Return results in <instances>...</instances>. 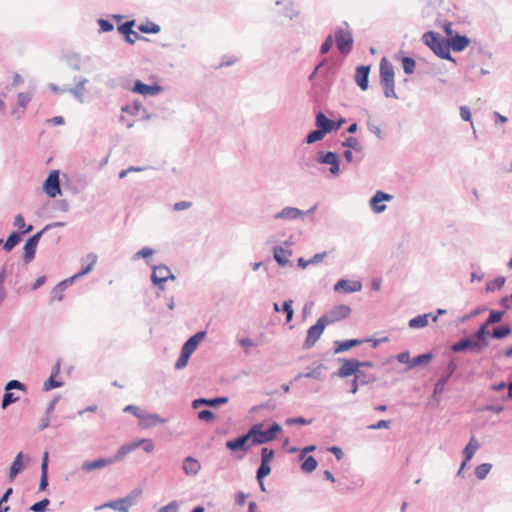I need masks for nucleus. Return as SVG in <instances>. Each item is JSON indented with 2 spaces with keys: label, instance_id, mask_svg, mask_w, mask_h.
<instances>
[{
  "label": "nucleus",
  "instance_id": "f257e3e1",
  "mask_svg": "<svg viewBox=\"0 0 512 512\" xmlns=\"http://www.w3.org/2000/svg\"><path fill=\"white\" fill-rule=\"evenodd\" d=\"M380 83L385 97L396 98L393 65L384 57L380 61Z\"/></svg>",
  "mask_w": 512,
  "mask_h": 512
},
{
  "label": "nucleus",
  "instance_id": "f03ea898",
  "mask_svg": "<svg viewBox=\"0 0 512 512\" xmlns=\"http://www.w3.org/2000/svg\"><path fill=\"white\" fill-rule=\"evenodd\" d=\"M280 431L281 427L278 424H273L269 428H265L263 424H255L249 430L248 435L252 446H255L275 439Z\"/></svg>",
  "mask_w": 512,
  "mask_h": 512
},
{
  "label": "nucleus",
  "instance_id": "7ed1b4c3",
  "mask_svg": "<svg viewBox=\"0 0 512 512\" xmlns=\"http://www.w3.org/2000/svg\"><path fill=\"white\" fill-rule=\"evenodd\" d=\"M424 43L439 57L451 59L449 53V44L435 32H427L423 35Z\"/></svg>",
  "mask_w": 512,
  "mask_h": 512
},
{
  "label": "nucleus",
  "instance_id": "20e7f679",
  "mask_svg": "<svg viewBox=\"0 0 512 512\" xmlns=\"http://www.w3.org/2000/svg\"><path fill=\"white\" fill-rule=\"evenodd\" d=\"M373 364L369 361L361 362L356 359H345L337 372V375L341 378L349 377L354 375L356 378H361L362 367H372Z\"/></svg>",
  "mask_w": 512,
  "mask_h": 512
},
{
  "label": "nucleus",
  "instance_id": "39448f33",
  "mask_svg": "<svg viewBox=\"0 0 512 512\" xmlns=\"http://www.w3.org/2000/svg\"><path fill=\"white\" fill-rule=\"evenodd\" d=\"M141 494L142 491L140 489H136L129 496L108 502L102 505L101 508L109 507L114 510H119L121 512H128V508L135 504L136 500L141 496Z\"/></svg>",
  "mask_w": 512,
  "mask_h": 512
},
{
  "label": "nucleus",
  "instance_id": "423d86ee",
  "mask_svg": "<svg viewBox=\"0 0 512 512\" xmlns=\"http://www.w3.org/2000/svg\"><path fill=\"white\" fill-rule=\"evenodd\" d=\"M225 445L232 452L239 451L240 454L237 456L239 459H242L246 455L247 451L252 447L248 433L241 437L228 440Z\"/></svg>",
  "mask_w": 512,
  "mask_h": 512
},
{
  "label": "nucleus",
  "instance_id": "0eeeda50",
  "mask_svg": "<svg viewBox=\"0 0 512 512\" xmlns=\"http://www.w3.org/2000/svg\"><path fill=\"white\" fill-rule=\"evenodd\" d=\"M335 40L337 48L342 54H348L351 51L353 38L351 32L347 28L339 29L336 32Z\"/></svg>",
  "mask_w": 512,
  "mask_h": 512
},
{
  "label": "nucleus",
  "instance_id": "6e6552de",
  "mask_svg": "<svg viewBox=\"0 0 512 512\" xmlns=\"http://www.w3.org/2000/svg\"><path fill=\"white\" fill-rule=\"evenodd\" d=\"M351 313V309L347 305H336L327 314L322 316L324 321L330 325L347 318Z\"/></svg>",
  "mask_w": 512,
  "mask_h": 512
},
{
  "label": "nucleus",
  "instance_id": "1a4fd4ad",
  "mask_svg": "<svg viewBox=\"0 0 512 512\" xmlns=\"http://www.w3.org/2000/svg\"><path fill=\"white\" fill-rule=\"evenodd\" d=\"M43 188L46 194L51 198H55L57 195L61 193L58 171L53 170L50 172L48 178L44 183Z\"/></svg>",
  "mask_w": 512,
  "mask_h": 512
},
{
  "label": "nucleus",
  "instance_id": "9d476101",
  "mask_svg": "<svg viewBox=\"0 0 512 512\" xmlns=\"http://www.w3.org/2000/svg\"><path fill=\"white\" fill-rule=\"evenodd\" d=\"M140 110L141 105L139 104L123 107L122 115L120 117L121 122L124 123L127 128H132L136 122L135 117L139 115Z\"/></svg>",
  "mask_w": 512,
  "mask_h": 512
},
{
  "label": "nucleus",
  "instance_id": "9b49d317",
  "mask_svg": "<svg viewBox=\"0 0 512 512\" xmlns=\"http://www.w3.org/2000/svg\"><path fill=\"white\" fill-rule=\"evenodd\" d=\"M42 235V231L31 236L24 245V255L23 259L26 263H29L35 256L36 247Z\"/></svg>",
  "mask_w": 512,
  "mask_h": 512
},
{
  "label": "nucleus",
  "instance_id": "f8f14e48",
  "mask_svg": "<svg viewBox=\"0 0 512 512\" xmlns=\"http://www.w3.org/2000/svg\"><path fill=\"white\" fill-rule=\"evenodd\" d=\"M168 279H174L170 269L164 265L156 266L151 275V280L155 285H162Z\"/></svg>",
  "mask_w": 512,
  "mask_h": 512
},
{
  "label": "nucleus",
  "instance_id": "ddd939ff",
  "mask_svg": "<svg viewBox=\"0 0 512 512\" xmlns=\"http://www.w3.org/2000/svg\"><path fill=\"white\" fill-rule=\"evenodd\" d=\"M325 319H323L322 317H320L318 320H317V323L313 326H311L308 330V333H307V338H306V342L309 344V345H313L315 344V342L320 338V336L322 335L325 327L328 325L325 321Z\"/></svg>",
  "mask_w": 512,
  "mask_h": 512
},
{
  "label": "nucleus",
  "instance_id": "4468645a",
  "mask_svg": "<svg viewBox=\"0 0 512 512\" xmlns=\"http://www.w3.org/2000/svg\"><path fill=\"white\" fill-rule=\"evenodd\" d=\"M132 91L141 95H157L162 91V88L159 84L154 83L152 85H147L142 83L141 81H135Z\"/></svg>",
  "mask_w": 512,
  "mask_h": 512
},
{
  "label": "nucleus",
  "instance_id": "2eb2a0df",
  "mask_svg": "<svg viewBox=\"0 0 512 512\" xmlns=\"http://www.w3.org/2000/svg\"><path fill=\"white\" fill-rule=\"evenodd\" d=\"M316 125L319 130H323V132L326 134L328 132H331L333 130H337L341 123L335 124L333 121L328 119L322 112H319L316 116Z\"/></svg>",
  "mask_w": 512,
  "mask_h": 512
},
{
  "label": "nucleus",
  "instance_id": "dca6fc26",
  "mask_svg": "<svg viewBox=\"0 0 512 512\" xmlns=\"http://www.w3.org/2000/svg\"><path fill=\"white\" fill-rule=\"evenodd\" d=\"M392 198L391 195L386 194L382 191L376 192V194L372 197L370 201V205L374 212L380 213L386 209V206L383 204L384 201H388Z\"/></svg>",
  "mask_w": 512,
  "mask_h": 512
},
{
  "label": "nucleus",
  "instance_id": "f3484780",
  "mask_svg": "<svg viewBox=\"0 0 512 512\" xmlns=\"http://www.w3.org/2000/svg\"><path fill=\"white\" fill-rule=\"evenodd\" d=\"M369 72L370 68L368 66H359L355 71V81L363 91L368 89Z\"/></svg>",
  "mask_w": 512,
  "mask_h": 512
},
{
  "label": "nucleus",
  "instance_id": "a211bd4d",
  "mask_svg": "<svg viewBox=\"0 0 512 512\" xmlns=\"http://www.w3.org/2000/svg\"><path fill=\"white\" fill-rule=\"evenodd\" d=\"M362 288V285L359 281H348V280H340L338 281L334 289L335 291H343L345 293L358 292Z\"/></svg>",
  "mask_w": 512,
  "mask_h": 512
},
{
  "label": "nucleus",
  "instance_id": "6ab92c4d",
  "mask_svg": "<svg viewBox=\"0 0 512 512\" xmlns=\"http://www.w3.org/2000/svg\"><path fill=\"white\" fill-rule=\"evenodd\" d=\"M113 463L112 458H99L94 461H86L82 464V470L90 472L92 470L101 469Z\"/></svg>",
  "mask_w": 512,
  "mask_h": 512
},
{
  "label": "nucleus",
  "instance_id": "aec40b11",
  "mask_svg": "<svg viewBox=\"0 0 512 512\" xmlns=\"http://www.w3.org/2000/svg\"><path fill=\"white\" fill-rule=\"evenodd\" d=\"M478 448H479L478 442L476 441V439L474 437H472L471 440L469 441V443L464 448L463 453H464L465 460L463 461V463L460 467V470L458 472L459 474L461 473V471L464 468V466L466 465V463L472 459V457L474 456V454Z\"/></svg>",
  "mask_w": 512,
  "mask_h": 512
},
{
  "label": "nucleus",
  "instance_id": "412c9836",
  "mask_svg": "<svg viewBox=\"0 0 512 512\" xmlns=\"http://www.w3.org/2000/svg\"><path fill=\"white\" fill-rule=\"evenodd\" d=\"M470 41L466 36H455L452 37L449 44V50L452 49L453 51L460 52L463 51L468 45Z\"/></svg>",
  "mask_w": 512,
  "mask_h": 512
},
{
  "label": "nucleus",
  "instance_id": "4be33fe9",
  "mask_svg": "<svg viewBox=\"0 0 512 512\" xmlns=\"http://www.w3.org/2000/svg\"><path fill=\"white\" fill-rule=\"evenodd\" d=\"M133 25H134V21H128L119 27V31L125 36L126 41L131 44L134 43L135 40L139 38L138 33L134 32L132 30Z\"/></svg>",
  "mask_w": 512,
  "mask_h": 512
},
{
  "label": "nucleus",
  "instance_id": "5701e85b",
  "mask_svg": "<svg viewBox=\"0 0 512 512\" xmlns=\"http://www.w3.org/2000/svg\"><path fill=\"white\" fill-rule=\"evenodd\" d=\"M227 402H228L227 397H217V398H213V399L200 398V399L194 400L192 406L195 409L198 408L200 405H204V404L215 407L220 404H226Z\"/></svg>",
  "mask_w": 512,
  "mask_h": 512
},
{
  "label": "nucleus",
  "instance_id": "b1692460",
  "mask_svg": "<svg viewBox=\"0 0 512 512\" xmlns=\"http://www.w3.org/2000/svg\"><path fill=\"white\" fill-rule=\"evenodd\" d=\"M200 468L201 465L198 460L192 457H187L183 462V470L187 475H196Z\"/></svg>",
  "mask_w": 512,
  "mask_h": 512
},
{
  "label": "nucleus",
  "instance_id": "393cba45",
  "mask_svg": "<svg viewBox=\"0 0 512 512\" xmlns=\"http://www.w3.org/2000/svg\"><path fill=\"white\" fill-rule=\"evenodd\" d=\"M320 161L325 164L331 165L330 172L337 174L339 172V163L337 155L333 152H328L320 158Z\"/></svg>",
  "mask_w": 512,
  "mask_h": 512
},
{
  "label": "nucleus",
  "instance_id": "a878e982",
  "mask_svg": "<svg viewBox=\"0 0 512 512\" xmlns=\"http://www.w3.org/2000/svg\"><path fill=\"white\" fill-rule=\"evenodd\" d=\"M22 459H23V454H22V452H19L10 467V473H9L10 481H13L14 478L16 477V475L25 468V465L23 464Z\"/></svg>",
  "mask_w": 512,
  "mask_h": 512
},
{
  "label": "nucleus",
  "instance_id": "bb28decb",
  "mask_svg": "<svg viewBox=\"0 0 512 512\" xmlns=\"http://www.w3.org/2000/svg\"><path fill=\"white\" fill-rule=\"evenodd\" d=\"M137 448H138V444L136 441L121 446L117 450L115 456L112 458L113 462L122 460L124 457H126L129 453L133 452Z\"/></svg>",
  "mask_w": 512,
  "mask_h": 512
},
{
  "label": "nucleus",
  "instance_id": "cd10ccee",
  "mask_svg": "<svg viewBox=\"0 0 512 512\" xmlns=\"http://www.w3.org/2000/svg\"><path fill=\"white\" fill-rule=\"evenodd\" d=\"M204 335V332L196 333L191 338H189L188 341L185 342L182 348L192 354L197 348L200 341L203 339Z\"/></svg>",
  "mask_w": 512,
  "mask_h": 512
},
{
  "label": "nucleus",
  "instance_id": "c85d7f7f",
  "mask_svg": "<svg viewBox=\"0 0 512 512\" xmlns=\"http://www.w3.org/2000/svg\"><path fill=\"white\" fill-rule=\"evenodd\" d=\"M48 471V452L44 453L42 463H41V479L39 484V489L41 491L45 490L48 485L47 472Z\"/></svg>",
  "mask_w": 512,
  "mask_h": 512
},
{
  "label": "nucleus",
  "instance_id": "c756f323",
  "mask_svg": "<svg viewBox=\"0 0 512 512\" xmlns=\"http://www.w3.org/2000/svg\"><path fill=\"white\" fill-rule=\"evenodd\" d=\"M369 340H358V339H351L343 342H337V347L335 349L336 353L344 352L352 347H355L357 345H360L361 343L368 342Z\"/></svg>",
  "mask_w": 512,
  "mask_h": 512
},
{
  "label": "nucleus",
  "instance_id": "7c9ffc66",
  "mask_svg": "<svg viewBox=\"0 0 512 512\" xmlns=\"http://www.w3.org/2000/svg\"><path fill=\"white\" fill-rule=\"evenodd\" d=\"M14 226L19 230L20 234H26L33 229L32 225L26 226L25 219L21 214L15 216Z\"/></svg>",
  "mask_w": 512,
  "mask_h": 512
},
{
  "label": "nucleus",
  "instance_id": "2f4dec72",
  "mask_svg": "<svg viewBox=\"0 0 512 512\" xmlns=\"http://www.w3.org/2000/svg\"><path fill=\"white\" fill-rule=\"evenodd\" d=\"M431 314H424L417 316L409 321V326L411 328H422L428 325V319Z\"/></svg>",
  "mask_w": 512,
  "mask_h": 512
},
{
  "label": "nucleus",
  "instance_id": "473e14b6",
  "mask_svg": "<svg viewBox=\"0 0 512 512\" xmlns=\"http://www.w3.org/2000/svg\"><path fill=\"white\" fill-rule=\"evenodd\" d=\"M270 472H271L270 463L261 462V465L257 471V480L262 489H264L263 478L266 477L267 475H269Z\"/></svg>",
  "mask_w": 512,
  "mask_h": 512
},
{
  "label": "nucleus",
  "instance_id": "72a5a7b5",
  "mask_svg": "<svg viewBox=\"0 0 512 512\" xmlns=\"http://www.w3.org/2000/svg\"><path fill=\"white\" fill-rule=\"evenodd\" d=\"M303 458V461L301 463V468L303 471L305 472H312L316 469L317 467V461L315 460L314 457L312 456H308V457H305V456H302Z\"/></svg>",
  "mask_w": 512,
  "mask_h": 512
},
{
  "label": "nucleus",
  "instance_id": "f704fd0d",
  "mask_svg": "<svg viewBox=\"0 0 512 512\" xmlns=\"http://www.w3.org/2000/svg\"><path fill=\"white\" fill-rule=\"evenodd\" d=\"M164 422H165V420L156 414H150V415L143 414V418L141 420V424L144 427H148L151 425H155L157 423H164Z\"/></svg>",
  "mask_w": 512,
  "mask_h": 512
},
{
  "label": "nucleus",
  "instance_id": "c9c22d12",
  "mask_svg": "<svg viewBox=\"0 0 512 512\" xmlns=\"http://www.w3.org/2000/svg\"><path fill=\"white\" fill-rule=\"evenodd\" d=\"M138 29L143 33L156 34L160 31L159 25L154 22H146L139 25Z\"/></svg>",
  "mask_w": 512,
  "mask_h": 512
},
{
  "label": "nucleus",
  "instance_id": "e433bc0d",
  "mask_svg": "<svg viewBox=\"0 0 512 512\" xmlns=\"http://www.w3.org/2000/svg\"><path fill=\"white\" fill-rule=\"evenodd\" d=\"M86 262L87 265L82 267V270L76 275V277L89 273L96 264L97 257L95 255L90 254L86 257Z\"/></svg>",
  "mask_w": 512,
  "mask_h": 512
},
{
  "label": "nucleus",
  "instance_id": "4c0bfd02",
  "mask_svg": "<svg viewBox=\"0 0 512 512\" xmlns=\"http://www.w3.org/2000/svg\"><path fill=\"white\" fill-rule=\"evenodd\" d=\"M20 241V236L18 233L13 232L5 241L4 249L6 251H11Z\"/></svg>",
  "mask_w": 512,
  "mask_h": 512
},
{
  "label": "nucleus",
  "instance_id": "58836bf2",
  "mask_svg": "<svg viewBox=\"0 0 512 512\" xmlns=\"http://www.w3.org/2000/svg\"><path fill=\"white\" fill-rule=\"evenodd\" d=\"M491 467H492L491 464H488V463H483V464L478 465L475 469V474H476L477 478L480 480L484 479L490 472Z\"/></svg>",
  "mask_w": 512,
  "mask_h": 512
},
{
  "label": "nucleus",
  "instance_id": "ea45409f",
  "mask_svg": "<svg viewBox=\"0 0 512 512\" xmlns=\"http://www.w3.org/2000/svg\"><path fill=\"white\" fill-rule=\"evenodd\" d=\"M190 356H191V353L182 348L181 354L175 363L176 369L184 368L187 365Z\"/></svg>",
  "mask_w": 512,
  "mask_h": 512
},
{
  "label": "nucleus",
  "instance_id": "a19ab883",
  "mask_svg": "<svg viewBox=\"0 0 512 512\" xmlns=\"http://www.w3.org/2000/svg\"><path fill=\"white\" fill-rule=\"evenodd\" d=\"M403 69L406 74H412L415 70V60L410 57H403L402 59Z\"/></svg>",
  "mask_w": 512,
  "mask_h": 512
},
{
  "label": "nucleus",
  "instance_id": "79ce46f5",
  "mask_svg": "<svg viewBox=\"0 0 512 512\" xmlns=\"http://www.w3.org/2000/svg\"><path fill=\"white\" fill-rule=\"evenodd\" d=\"M18 400L19 396L15 395L13 392L5 391L2 400V408H6L8 405L15 403Z\"/></svg>",
  "mask_w": 512,
  "mask_h": 512
},
{
  "label": "nucleus",
  "instance_id": "37998d69",
  "mask_svg": "<svg viewBox=\"0 0 512 512\" xmlns=\"http://www.w3.org/2000/svg\"><path fill=\"white\" fill-rule=\"evenodd\" d=\"M431 358H432V354H429V353L419 355V356H417V357H415L414 359L411 360L410 368L416 367V366L421 365V364H425Z\"/></svg>",
  "mask_w": 512,
  "mask_h": 512
},
{
  "label": "nucleus",
  "instance_id": "c03bdc74",
  "mask_svg": "<svg viewBox=\"0 0 512 512\" xmlns=\"http://www.w3.org/2000/svg\"><path fill=\"white\" fill-rule=\"evenodd\" d=\"M511 333V329L508 325H502L500 327H497L493 330V337L494 338H503L508 336Z\"/></svg>",
  "mask_w": 512,
  "mask_h": 512
},
{
  "label": "nucleus",
  "instance_id": "a18cd8bd",
  "mask_svg": "<svg viewBox=\"0 0 512 512\" xmlns=\"http://www.w3.org/2000/svg\"><path fill=\"white\" fill-rule=\"evenodd\" d=\"M274 259L281 265L284 266L287 262L286 251L282 248L274 249Z\"/></svg>",
  "mask_w": 512,
  "mask_h": 512
},
{
  "label": "nucleus",
  "instance_id": "49530a36",
  "mask_svg": "<svg viewBox=\"0 0 512 512\" xmlns=\"http://www.w3.org/2000/svg\"><path fill=\"white\" fill-rule=\"evenodd\" d=\"M473 344L470 340L468 339H464V340H461L455 344H453L452 346V350L454 352H460V351H463L469 347H471Z\"/></svg>",
  "mask_w": 512,
  "mask_h": 512
},
{
  "label": "nucleus",
  "instance_id": "de8ad7c7",
  "mask_svg": "<svg viewBox=\"0 0 512 512\" xmlns=\"http://www.w3.org/2000/svg\"><path fill=\"white\" fill-rule=\"evenodd\" d=\"M138 444V447H143L144 451L147 453H150L154 450V443L150 439H139L136 441Z\"/></svg>",
  "mask_w": 512,
  "mask_h": 512
},
{
  "label": "nucleus",
  "instance_id": "09e8293b",
  "mask_svg": "<svg viewBox=\"0 0 512 512\" xmlns=\"http://www.w3.org/2000/svg\"><path fill=\"white\" fill-rule=\"evenodd\" d=\"M324 135H325V133L323 132V130H319V129L314 130L308 134L307 139H306L307 143H314L316 141H319L324 137Z\"/></svg>",
  "mask_w": 512,
  "mask_h": 512
},
{
  "label": "nucleus",
  "instance_id": "8fccbe9b",
  "mask_svg": "<svg viewBox=\"0 0 512 512\" xmlns=\"http://www.w3.org/2000/svg\"><path fill=\"white\" fill-rule=\"evenodd\" d=\"M504 311H492L486 321V325L500 322L503 318Z\"/></svg>",
  "mask_w": 512,
  "mask_h": 512
},
{
  "label": "nucleus",
  "instance_id": "3c124183",
  "mask_svg": "<svg viewBox=\"0 0 512 512\" xmlns=\"http://www.w3.org/2000/svg\"><path fill=\"white\" fill-rule=\"evenodd\" d=\"M49 500L48 499H44L42 501H39L37 503H34L30 509L33 511V512H44L47 508V506L49 505Z\"/></svg>",
  "mask_w": 512,
  "mask_h": 512
},
{
  "label": "nucleus",
  "instance_id": "603ef678",
  "mask_svg": "<svg viewBox=\"0 0 512 512\" xmlns=\"http://www.w3.org/2000/svg\"><path fill=\"white\" fill-rule=\"evenodd\" d=\"M273 456H274L273 450H271L267 447H264L261 451V462L270 463Z\"/></svg>",
  "mask_w": 512,
  "mask_h": 512
},
{
  "label": "nucleus",
  "instance_id": "864d4df0",
  "mask_svg": "<svg viewBox=\"0 0 512 512\" xmlns=\"http://www.w3.org/2000/svg\"><path fill=\"white\" fill-rule=\"evenodd\" d=\"M198 418L203 421H213L215 419V415L210 410H202L198 413Z\"/></svg>",
  "mask_w": 512,
  "mask_h": 512
},
{
  "label": "nucleus",
  "instance_id": "5fc2aeb1",
  "mask_svg": "<svg viewBox=\"0 0 512 512\" xmlns=\"http://www.w3.org/2000/svg\"><path fill=\"white\" fill-rule=\"evenodd\" d=\"M124 412H130L134 416L139 418L140 420H142V418H143V413H142L141 409L139 407H137V406H134V405H127L124 408Z\"/></svg>",
  "mask_w": 512,
  "mask_h": 512
},
{
  "label": "nucleus",
  "instance_id": "6e6d98bb",
  "mask_svg": "<svg viewBox=\"0 0 512 512\" xmlns=\"http://www.w3.org/2000/svg\"><path fill=\"white\" fill-rule=\"evenodd\" d=\"M61 383L54 380V374H52L49 379L44 383V390L48 391L53 388L60 387Z\"/></svg>",
  "mask_w": 512,
  "mask_h": 512
},
{
  "label": "nucleus",
  "instance_id": "4d7b16f0",
  "mask_svg": "<svg viewBox=\"0 0 512 512\" xmlns=\"http://www.w3.org/2000/svg\"><path fill=\"white\" fill-rule=\"evenodd\" d=\"M12 389L25 390V386L17 380H11L6 384L5 391H10Z\"/></svg>",
  "mask_w": 512,
  "mask_h": 512
},
{
  "label": "nucleus",
  "instance_id": "13d9d810",
  "mask_svg": "<svg viewBox=\"0 0 512 512\" xmlns=\"http://www.w3.org/2000/svg\"><path fill=\"white\" fill-rule=\"evenodd\" d=\"M98 24H99L102 32H109V31L113 30V28H114L112 23H110L109 21L104 20V19H100L98 21Z\"/></svg>",
  "mask_w": 512,
  "mask_h": 512
},
{
  "label": "nucleus",
  "instance_id": "bf43d9fd",
  "mask_svg": "<svg viewBox=\"0 0 512 512\" xmlns=\"http://www.w3.org/2000/svg\"><path fill=\"white\" fill-rule=\"evenodd\" d=\"M332 45H333L332 36H328L321 46V53L322 54L328 53V51L331 49Z\"/></svg>",
  "mask_w": 512,
  "mask_h": 512
},
{
  "label": "nucleus",
  "instance_id": "052dcab7",
  "mask_svg": "<svg viewBox=\"0 0 512 512\" xmlns=\"http://www.w3.org/2000/svg\"><path fill=\"white\" fill-rule=\"evenodd\" d=\"M158 512H178V504L177 502L173 501L162 507Z\"/></svg>",
  "mask_w": 512,
  "mask_h": 512
},
{
  "label": "nucleus",
  "instance_id": "680f3d73",
  "mask_svg": "<svg viewBox=\"0 0 512 512\" xmlns=\"http://www.w3.org/2000/svg\"><path fill=\"white\" fill-rule=\"evenodd\" d=\"M389 425H390L389 421H387V420H380L376 424H372V425L368 426V428L369 429H381V428L388 429Z\"/></svg>",
  "mask_w": 512,
  "mask_h": 512
},
{
  "label": "nucleus",
  "instance_id": "e2e57ef3",
  "mask_svg": "<svg viewBox=\"0 0 512 512\" xmlns=\"http://www.w3.org/2000/svg\"><path fill=\"white\" fill-rule=\"evenodd\" d=\"M398 362L400 363H405V364H409L410 365V355H409V352H402V353H399L397 356H396Z\"/></svg>",
  "mask_w": 512,
  "mask_h": 512
},
{
  "label": "nucleus",
  "instance_id": "0e129e2a",
  "mask_svg": "<svg viewBox=\"0 0 512 512\" xmlns=\"http://www.w3.org/2000/svg\"><path fill=\"white\" fill-rule=\"evenodd\" d=\"M344 145L349 147V148L357 149L358 146H359V143H358V140L355 137H348L345 140Z\"/></svg>",
  "mask_w": 512,
  "mask_h": 512
},
{
  "label": "nucleus",
  "instance_id": "69168bd1",
  "mask_svg": "<svg viewBox=\"0 0 512 512\" xmlns=\"http://www.w3.org/2000/svg\"><path fill=\"white\" fill-rule=\"evenodd\" d=\"M460 115L461 118L465 121H471V112L468 107L462 106L460 108Z\"/></svg>",
  "mask_w": 512,
  "mask_h": 512
},
{
  "label": "nucleus",
  "instance_id": "338daca9",
  "mask_svg": "<svg viewBox=\"0 0 512 512\" xmlns=\"http://www.w3.org/2000/svg\"><path fill=\"white\" fill-rule=\"evenodd\" d=\"M191 205H192L191 202H188V201L177 202L174 204V210L180 211V210L188 209L191 207Z\"/></svg>",
  "mask_w": 512,
  "mask_h": 512
},
{
  "label": "nucleus",
  "instance_id": "774afa93",
  "mask_svg": "<svg viewBox=\"0 0 512 512\" xmlns=\"http://www.w3.org/2000/svg\"><path fill=\"white\" fill-rule=\"evenodd\" d=\"M30 99H31V97L28 94L20 93L18 95V103L22 107H24L30 101Z\"/></svg>",
  "mask_w": 512,
  "mask_h": 512
}]
</instances>
